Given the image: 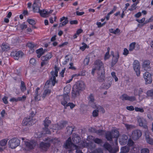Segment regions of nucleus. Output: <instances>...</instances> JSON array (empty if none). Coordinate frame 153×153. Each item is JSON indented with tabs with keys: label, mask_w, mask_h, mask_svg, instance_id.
Returning a JSON list of instances; mask_svg holds the SVG:
<instances>
[{
	"label": "nucleus",
	"mask_w": 153,
	"mask_h": 153,
	"mask_svg": "<svg viewBox=\"0 0 153 153\" xmlns=\"http://www.w3.org/2000/svg\"><path fill=\"white\" fill-rule=\"evenodd\" d=\"M33 117H25L24 118L22 122V125L23 126H30L33 124Z\"/></svg>",
	"instance_id": "nucleus-9"
},
{
	"label": "nucleus",
	"mask_w": 153,
	"mask_h": 153,
	"mask_svg": "<svg viewBox=\"0 0 153 153\" xmlns=\"http://www.w3.org/2000/svg\"><path fill=\"white\" fill-rule=\"evenodd\" d=\"M95 67L98 70L99 74H104V65L101 61L99 59L96 60L94 63Z\"/></svg>",
	"instance_id": "nucleus-3"
},
{
	"label": "nucleus",
	"mask_w": 153,
	"mask_h": 153,
	"mask_svg": "<svg viewBox=\"0 0 153 153\" xmlns=\"http://www.w3.org/2000/svg\"><path fill=\"white\" fill-rule=\"evenodd\" d=\"M135 42H132L129 45V50L130 51H132L134 49L135 47Z\"/></svg>",
	"instance_id": "nucleus-42"
},
{
	"label": "nucleus",
	"mask_w": 153,
	"mask_h": 153,
	"mask_svg": "<svg viewBox=\"0 0 153 153\" xmlns=\"http://www.w3.org/2000/svg\"><path fill=\"white\" fill-rule=\"evenodd\" d=\"M45 141L49 142L50 144L51 143H53L55 146L59 145L60 143V140L58 138H51L48 137H46Z\"/></svg>",
	"instance_id": "nucleus-13"
},
{
	"label": "nucleus",
	"mask_w": 153,
	"mask_h": 153,
	"mask_svg": "<svg viewBox=\"0 0 153 153\" xmlns=\"http://www.w3.org/2000/svg\"><path fill=\"white\" fill-rule=\"evenodd\" d=\"M106 138L108 140L112 141L113 137L111 133V132L107 133L106 135Z\"/></svg>",
	"instance_id": "nucleus-37"
},
{
	"label": "nucleus",
	"mask_w": 153,
	"mask_h": 153,
	"mask_svg": "<svg viewBox=\"0 0 153 153\" xmlns=\"http://www.w3.org/2000/svg\"><path fill=\"white\" fill-rule=\"evenodd\" d=\"M41 16L43 17H46L48 16L47 11L45 10H40L39 12Z\"/></svg>",
	"instance_id": "nucleus-34"
},
{
	"label": "nucleus",
	"mask_w": 153,
	"mask_h": 153,
	"mask_svg": "<svg viewBox=\"0 0 153 153\" xmlns=\"http://www.w3.org/2000/svg\"><path fill=\"white\" fill-rule=\"evenodd\" d=\"M89 62V57L86 58L84 61V63L86 65H88Z\"/></svg>",
	"instance_id": "nucleus-55"
},
{
	"label": "nucleus",
	"mask_w": 153,
	"mask_h": 153,
	"mask_svg": "<svg viewBox=\"0 0 153 153\" xmlns=\"http://www.w3.org/2000/svg\"><path fill=\"white\" fill-rule=\"evenodd\" d=\"M111 54L113 57L112 59V66L114 65L117 62L118 58H119V54L118 52H117L116 55L114 56V52H111Z\"/></svg>",
	"instance_id": "nucleus-20"
},
{
	"label": "nucleus",
	"mask_w": 153,
	"mask_h": 153,
	"mask_svg": "<svg viewBox=\"0 0 153 153\" xmlns=\"http://www.w3.org/2000/svg\"><path fill=\"white\" fill-rule=\"evenodd\" d=\"M79 91L74 87L72 92V97L75 98L79 95Z\"/></svg>",
	"instance_id": "nucleus-28"
},
{
	"label": "nucleus",
	"mask_w": 153,
	"mask_h": 153,
	"mask_svg": "<svg viewBox=\"0 0 153 153\" xmlns=\"http://www.w3.org/2000/svg\"><path fill=\"white\" fill-rule=\"evenodd\" d=\"M88 100H89L88 104L91 103H92L93 102H94V97L92 94H91L89 96L88 98Z\"/></svg>",
	"instance_id": "nucleus-39"
},
{
	"label": "nucleus",
	"mask_w": 153,
	"mask_h": 153,
	"mask_svg": "<svg viewBox=\"0 0 153 153\" xmlns=\"http://www.w3.org/2000/svg\"><path fill=\"white\" fill-rule=\"evenodd\" d=\"M107 79H108V81L107 82L103 83L102 84V87L104 89H108L111 87L113 79L112 78L110 77H108L107 78Z\"/></svg>",
	"instance_id": "nucleus-17"
},
{
	"label": "nucleus",
	"mask_w": 153,
	"mask_h": 153,
	"mask_svg": "<svg viewBox=\"0 0 153 153\" xmlns=\"http://www.w3.org/2000/svg\"><path fill=\"white\" fill-rule=\"evenodd\" d=\"M111 75L114 78V79L115 82H117L118 80V79L117 77L116 76V74L114 72H112L111 73Z\"/></svg>",
	"instance_id": "nucleus-53"
},
{
	"label": "nucleus",
	"mask_w": 153,
	"mask_h": 153,
	"mask_svg": "<svg viewBox=\"0 0 153 153\" xmlns=\"http://www.w3.org/2000/svg\"><path fill=\"white\" fill-rule=\"evenodd\" d=\"M97 109L98 110V111H101L103 113L105 112V110L104 108L100 105L98 106L97 107Z\"/></svg>",
	"instance_id": "nucleus-48"
},
{
	"label": "nucleus",
	"mask_w": 153,
	"mask_h": 153,
	"mask_svg": "<svg viewBox=\"0 0 153 153\" xmlns=\"http://www.w3.org/2000/svg\"><path fill=\"white\" fill-rule=\"evenodd\" d=\"M104 148L108 150L110 153H116L117 151L113 149L111 145L108 143H105L104 145Z\"/></svg>",
	"instance_id": "nucleus-23"
},
{
	"label": "nucleus",
	"mask_w": 153,
	"mask_h": 153,
	"mask_svg": "<svg viewBox=\"0 0 153 153\" xmlns=\"http://www.w3.org/2000/svg\"><path fill=\"white\" fill-rule=\"evenodd\" d=\"M27 46L31 50L32 52H34V50L33 49V48L35 47V45L34 44L32 43L31 42H29L27 43Z\"/></svg>",
	"instance_id": "nucleus-38"
},
{
	"label": "nucleus",
	"mask_w": 153,
	"mask_h": 153,
	"mask_svg": "<svg viewBox=\"0 0 153 153\" xmlns=\"http://www.w3.org/2000/svg\"><path fill=\"white\" fill-rule=\"evenodd\" d=\"M51 92V90L47 89L45 90L42 96V97L44 99L46 96H49Z\"/></svg>",
	"instance_id": "nucleus-30"
},
{
	"label": "nucleus",
	"mask_w": 153,
	"mask_h": 153,
	"mask_svg": "<svg viewBox=\"0 0 153 153\" xmlns=\"http://www.w3.org/2000/svg\"><path fill=\"white\" fill-rule=\"evenodd\" d=\"M24 55L23 53L21 51H15L11 53V55L15 59L18 60L19 58H21Z\"/></svg>",
	"instance_id": "nucleus-15"
},
{
	"label": "nucleus",
	"mask_w": 153,
	"mask_h": 153,
	"mask_svg": "<svg viewBox=\"0 0 153 153\" xmlns=\"http://www.w3.org/2000/svg\"><path fill=\"white\" fill-rule=\"evenodd\" d=\"M137 121L139 126L145 129H147V123L146 120L143 117H138L137 118Z\"/></svg>",
	"instance_id": "nucleus-7"
},
{
	"label": "nucleus",
	"mask_w": 153,
	"mask_h": 153,
	"mask_svg": "<svg viewBox=\"0 0 153 153\" xmlns=\"http://www.w3.org/2000/svg\"><path fill=\"white\" fill-rule=\"evenodd\" d=\"M136 100V98L134 96H128V100L133 101Z\"/></svg>",
	"instance_id": "nucleus-56"
},
{
	"label": "nucleus",
	"mask_w": 153,
	"mask_h": 153,
	"mask_svg": "<svg viewBox=\"0 0 153 153\" xmlns=\"http://www.w3.org/2000/svg\"><path fill=\"white\" fill-rule=\"evenodd\" d=\"M98 115V110H95L93 112V116L94 117H96Z\"/></svg>",
	"instance_id": "nucleus-52"
},
{
	"label": "nucleus",
	"mask_w": 153,
	"mask_h": 153,
	"mask_svg": "<svg viewBox=\"0 0 153 153\" xmlns=\"http://www.w3.org/2000/svg\"><path fill=\"white\" fill-rule=\"evenodd\" d=\"M82 45H84L82 46V47H80V49L81 50H82V51H83L86 48L87 46V45L86 44H85L84 42L82 43Z\"/></svg>",
	"instance_id": "nucleus-58"
},
{
	"label": "nucleus",
	"mask_w": 153,
	"mask_h": 153,
	"mask_svg": "<svg viewBox=\"0 0 153 153\" xmlns=\"http://www.w3.org/2000/svg\"><path fill=\"white\" fill-rule=\"evenodd\" d=\"M93 141L96 143L97 144H100L102 143V140L98 138H94L93 139Z\"/></svg>",
	"instance_id": "nucleus-45"
},
{
	"label": "nucleus",
	"mask_w": 153,
	"mask_h": 153,
	"mask_svg": "<svg viewBox=\"0 0 153 153\" xmlns=\"http://www.w3.org/2000/svg\"><path fill=\"white\" fill-rule=\"evenodd\" d=\"M39 89V88L37 87L35 91L34 99L36 101H39L41 99L40 93H39L38 92Z\"/></svg>",
	"instance_id": "nucleus-24"
},
{
	"label": "nucleus",
	"mask_w": 153,
	"mask_h": 153,
	"mask_svg": "<svg viewBox=\"0 0 153 153\" xmlns=\"http://www.w3.org/2000/svg\"><path fill=\"white\" fill-rule=\"evenodd\" d=\"M40 3L38 1H35L33 5V10L34 12L39 13L40 11Z\"/></svg>",
	"instance_id": "nucleus-19"
},
{
	"label": "nucleus",
	"mask_w": 153,
	"mask_h": 153,
	"mask_svg": "<svg viewBox=\"0 0 153 153\" xmlns=\"http://www.w3.org/2000/svg\"><path fill=\"white\" fill-rule=\"evenodd\" d=\"M128 137L126 135H123L120 137L119 138V142L121 145H125L128 142Z\"/></svg>",
	"instance_id": "nucleus-18"
},
{
	"label": "nucleus",
	"mask_w": 153,
	"mask_h": 153,
	"mask_svg": "<svg viewBox=\"0 0 153 153\" xmlns=\"http://www.w3.org/2000/svg\"><path fill=\"white\" fill-rule=\"evenodd\" d=\"M54 69L55 71H52L51 72V73L52 75V77L50 78L49 80H48L47 81L45 86V88H47L49 87V85L51 83L53 86H54L55 83L57 82L56 80V77L58 76V73L59 68L56 66H55L54 67Z\"/></svg>",
	"instance_id": "nucleus-2"
},
{
	"label": "nucleus",
	"mask_w": 153,
	"mask_h": 153,
	"mask_svg": "<svg viewBox=\"0 0 153 153\" xmlns=\"http://www.w3.org/2000/svg\"><path fill=\"white\" fill-rule=\"evenodd\" d=\"M149 150L147 148L143 149L141 150V153H149Z\"/></svg>",
	"instance_id": "nucleus-51"
},
{
	"label": "nucleus",
	"mask_w": 153,
	"mask_h": 153,
	"mask_svg": "<svg viewBox=\"0 0 153 153\" xmlns=\"http://www.w3.org/2000/svg\"><path fill=\"white\" fill-rule=\"evenodd\" d=\"M98 74L97 79L100 82H102L104 80L105 78V71H104V74H99V72H97Z\"/></svg>",
	"instance_id": "nucleus-27"
},
{
	"label": "nucleus",
	"mask_w": 153,
	"mask_h": 153,
	"mask_svg": "<svg viewBox=\"0 0 153 153\" xmlns=\"http://www.w3.org/2000/svg\"><path fill=\"white\" fill-rule=\"evenodd\" d=\"M26 98V96L25 95L22 96V97H18V101H24L25 100Z\"/></svg>",
	"instance_id": "nucleus-54"
},
{
	"label": "nucleus",
	"mask_w": 153,
	"mask_h": 153,
	"mask_svg": "<svg viewBox=\"0 0 153 153\" xmlns=\"http://www.w3.org/2000/svg\"><path fill=\"white\" fill-rule=\"evenodd\" d=\"M63 20H65V21L59 24V27H61L62 26L65 25L67 23H68V18L67 17L63 16L61 18H60V22H62Z\"/></svg>",
	"instance_id": "nucleus-25"
},
{
	"label": "nucleus",
	"mask_w": 153,
	"mask_h": 153,
	"mask_svg": "<svg viewBox=\"0 0 153 153\" xmlns=\"http://www.w3.org/2000/svg\"><path fill=\"white\" fill-rule=\"evenodd\" d=\"M133 68L136 73L137 76H138L140 75V64L139 61L137 60H135L133 63Z\"/></svg>",
	"instance_id": "nucleus-11"
},
{
	"label": "nucleus",
	"mask_w": 153,
	"mask_h": 153,
	"mask_svg": "<svg viewBox=\"0 0 153 153\" xmlns=\"http://www.w3.org/2000/svg\"><path fill=\"white\" fill-rule=\"evenodd\" d=\"M1 49L3 51H7L10 50V47L7 44H3L1 46Z\"/></svg>",
	"instance_id": "nucleus-32"
},
{
	"label": "nucleus",
	"mask_w": 153,
	"mask_h": 153,
	"mask_svg": "<svg viewBox=\"0 0 153 153\" xmlns=\"http://www.w3.org/2000/svg\"><path fill=\"white\" fill-rule=\"evenodd\" d=\"M52 54L50 53H47L46 55L42 56L41 59L42 61H46L48 62V60L52 57Z\"/></svg>",
	"instance_id": "nucleus-29"
},
{
	"label": "nucleus",
	"mask_w": 153,
	"mask_h": 153,
	"mask_svg": "<svg viewBox=\"0 0 153 153\" xmlns=\"http://www.w3.org/2000/svg\"><path fill=\"white\" fill-rule=\"evenodd\" d=\"M27 21L30 24L32 25H34L36 24V22L34 20L32 19H27Z\"/></svg>",
	"instance_id": "nucleus-44"
},
{
	"label": "nucleus",
	"mask_w": 153,
	"mask_h": 153,
	"mask_svg": "<svg viewBox=\"0 0 153 153\" xmlns=\"http://www.w3.org/2000/svg\"><path fill=\"white\" fill-rule=\"evenodd\" d=\"M7 140L5 139L2 140L0 142V145L2 146H4L7 144Z\"/></svg>",
	"instance_id": "nucleus-40"
},
{
	"label": "nucleus",
	"mask_w": 153,
	"mask_h": 153,
	"mask_svg": "<svg viewBox=\"0 0 153 153\" xmlns=\"http://www.w3.org/2000/svg\"><path fill=\"white\" fill-rule=\"evenodd\" d=\"M142 68L144 70L146 71H149L151 68L150 61L149 60L144 61L142 64Z\"/></svg>",
	"instance_id": "nucleus-16"
},
{
	"label": "nucleus",
	"mask_w": 153,
	"mask_h": 153,
	"mask_svg": "<svg viewBox=\"0 0 153 153\" xmlns=\"http://www.w3.org/2000/svg\"><path fill=\"white\" fill-rule=\"evenodd\" d=\"M113 138H114V143L116 145L117 144L118 138L119 136V132L117 130H114L111 132Z\"/></svg>",
	"instance_id": "nucleus-22"
},
{
	"label": "nucleus",
	"mask_w": 153,
	"mask_h": 153,
	"mask_svg": "<svg viewBox=\"0 0 153 153\" xmlns=\"http://www.w3.org/2000/svg\"><path fill=\"white\" fill-rule=\"evenodd\" d=\"M147 95L151 97L153 99V89L148 91L147 92Z\"/></svg>",
	"instance_id": "nucleus-41"
},
{
	"label": "nucleus",
	"mask_w": 153,
	"mask_h": 153,
	"mask_svg": "<svg viewBox=\"0 0 153 153\" xmlns=\"http://www.w3.org/2000/svg\"><path fill=\"white\" fill-rule=\"evenodd\" d=\"M51 121L49 120L48 118L46 117L45 120L43 121V125L44 127L43 128L44 131L45 132L46 134H50L51 131L48 128L49 125L51 123Z\"/></svg>",
	"instance_id": "nucleus-8"
},
{
	"label": "nucleus",
	"mask_w": 153,
	"mask_h": 153,
	"mask_svg": "<svg viewBox=\"0 0 153 153\" xmlns=\"http://www.w3.org/2000/svg\"><path fill=\"white\" fill-rule=\"evenodd\" d=\"M20 144V140L18 138L15 137L10 139L8 142L9 147L12 149H15L19 146Z\"/></svg>",
	"instance_id": "nucleus-4"
},
{
	"label": "nucleus",
	"mask_w": 153,
	"mask_h": 153,
	"mask_svg": "<svg viewBox=\"0 0 153 153\" xmlns=\"http://www.w3.org/2000/svg\"><path fill=\"white\" fill-rule=\"evenodd\" d=\"M67 132L68 134H71L73 131V128L71 127H68L66 128Z\"/></svg>",
	"instance_id": "nucleus-43"
},
{
	"label": "nucleus",
	"mask_w": 153,
	"mask_h": 153,
	"mask_svg": "<svg viewBox=\"0 0 153 153\" xmlns=\"http://www.w3.org/2000/svg\"><path fill=\"white\" fill-rule=\"evenodd\" d=\"M3 101L5 104H7L8 103V101L7 100V97L5 96L2 98Z\"/></svg>",
	"instance_id": "nucleus-60"
},
{
	"label": "nucleus",
	"mask_w": 153,
	"mask_h": 153,
	"mask_svg": "<svg viewBox=\"0 0 153 153\" xmlns=\"http://www.w3.org/2000/svg\"><path fill=\"white\" fill-rule=\"evenodd\" d=\"M128 96L126 94H123L120 97L121 99L123 100H128Z\"/></svg>",
	"instance_id": "nucleus-46"
},
{
	"label": "nucleus",
	"mask_w": 153,
	"mask_h": 153,
	"mask_svg": "<svg viewBox=\"0 0 153 153\" xmlns=\"http://www.w3.org/2000/svg\"><path fill=\"white\" fill-rule=\"evenodd\" d=\"M142 135L141 131L139 129H136L132 132L131 137L133 140H136L141 137Z\"/></svg>",
	"instance_id": "nucleus-6"
},
{
	"label": "nucleus",
	"mask_w": 153,
	"mask_h": 153,
	"mask_svg": "<svg viewBox=\"0 0 153 153\" xmlns=\"http://www.w3.org/2000/svg\"><path fill=\"white\" fill-rule=\"evenodd\" d=\"M128 145L129 146H131L133 145L134 144V142L131 139H129L128 140Z\"/></svg>",
	"instance_id": "nucleus-49"
},
{
	"label": "nucleus",
	"mask_w": 153,
	"mask_h": 153,
	"mask_svg": "<svg viewBox=\"0 0 153 153\" xmlns=\"http://www.w3.org/2000/svg\"><path fill=\"white\" fill-rule=\"evenodd\" d=\"M53 127L55 128V129L60 130L62 129V127H61L60 124H56L54 125Z\"/></svg>",
	"instance_id": "nucleus-50"
},
{
	"label": "nucleus",
	"mask_w": 153,
	"mask_h": 153,
	"mask_svg": "<svg viewBox=\"0 0 153 153\" xmlns=\"http://www.w3.org/2000/svg\"><path fill=\"white\" fill-rule=\"evenodd\" d=\"M145 137L147 142L149 144L151 145H153V140L151 138L149 134V133L147 132H145Z\"/></svg>",
	"instance_id": "nucleus-26"
},
{
	"label": "nucleus",
	"mask_w": 153,
	"mask_h": 153,
	"mask_svg": "<svg viewBox=\"0 0 153 153\" xmlns=\"http://www.w3.org/2000/svg\"><path fill=\"white\" fill-rule=\"evenodd\" d=\"M68 106H70V108L71 109H72L75 107V105L72 103L69 102L66 105V107Z\"/></svg>",
	"instance_id": "nucleus-57"
},
{
	"label": "nucleus",
	"mask_w": 153,
	"mask_h": 153,
	"mask_svg": "<svg viewBox=\"0 0 153 153\" xmlns=\"http://www.w3.org/2000/svg\"><path fill=\"white\" fill-rule=\"evenodd\" d=\"M126 109L130 111H133L134 109V107L132 106H127L126 107Z\"/></svg>",
	"instance_id": "nucleus-62"
},
{
	"label": "nucleus",
	"mask_w": 153,
	"mask_h": 153,
	"mask_svg": "<svg viewBox=\"0 0 153 153\" xmlns=\"http://www.w3.org/2000/svg\"><path fill=\"white\" fill-rule=\"evenodd\" d=\"M85 85L84 82L82 81H79L76 82L74 86V87L79 90L82 91L85 88Z\"/></svg>",
	"instance_id": "nucleus-12"
},
{
	"label": "nucleus",
	"mask_w": 153,
	"mask_h": 153,
	"mask_svg": "<svg viewBox=\"0 0 153 153\" xmlns=\"http://www.w3.org/2000/svg\"><path fill=\"white\" fill-rule=\"evenodd\" d=\"M46 138L43 140V142H41L39 145V147L42 151H46L51 146L50 142L45 141Z\"/></svg>",
	"instance_id": "nucleus-5"
},
{
	"label": "nucleus",
	"mask_w": 153,
	"mask_h": 153,
	"mask_svg": "<svg viewBox=\"0 0 153 153\" xmlns=\"http://www.w3.org/2000/svg\"><path fill=\"white\" fill-rule=\"evenodd\" d=\"M26 88L24 82L23 81H21L20 86V89L21 91L22 92H24L26 90Z\"/></svg>",
	"instance_id": "nucleus-36"
},
{
	"label": "nucleus",
	"mask_w": 153,
	"mask_h": 153,
	"mask_svg": "<svg viewBox=\"0 0 153 153\" xmlns=\"http://www.w3.org/2000/svg\"><path fill=\"white\" fill-rule=\"evenodd\" d=\"M146 84H149L152 82L151 74L148 72H145L143 75Z\"/></svg>",
	"instance_id": "nucleus-14"
},
{
	"label": "nucleus",
	"mask_w": 153,
	"mask_h": 153,
	"mask_svg": "<svg viewBox=\"0 0 153 153\" xmlns=\"http://www.w3.org/2000/svg\"><path fill=\"white\" fill-rule=\"evenodd\" d=\"M24 144L26 146L30 149H32L36 145V143L34 141H24Z\"/></svg>",
	"instance_id": "nucleus-21"
},
{
	"label": "nucleus",
	"mask_w": 153,
	"mask_h": 153,
	"mask_svg": "<svg viewBox=\"0 0 153 153\" xmlns=\"http://www.w3.org/2000/svg\"><path fill=\"white\" fill-rule=\"evenodd\" d=\"M88 104L89 105L91 106L92 108H97V107L98 106H96V104L94 102H93L92 103H89Z\"/></svg>",
	"instance_id": "nucleus-61"
},
{
	"label": "nucleus",
	"mask_w": 153,
	"mask_h": 153,
	"mask_svg": "<svg viewBox=\"0 0 153 153\" xmlns=\"http://www.w3.org/2000/svg\"><path fill=\"white\" fill-rule=\"evenodd\" d=\"M125 126L126 128L128 130L135 128L136 127L135 126L132 125H129L127 124H125Z\"/></svg>",
	"instance_id": "nucleus-35"
},
{
	"label": "nucleus",
	"mask_w": 153,
	"mask_h": 153,
	"mask_svg": "<svg viewBox=\"0 0 153 153\" xmlns=\"http://www.w3.org/2000/svg\"><path fill=\"white\" fill-rule=\"evenodd\" d=\"M66 88L65 87L64 88V94H63V99L64 100L62 101L61 103L62 105L64 106L65 107L66 106V105L67 104V101L69 99L68 94H69L70 91L69 90H67V91Z\"/></svg>",
	"instance_id": "nucleus-10"
},
{
	"label": "nucleus",
	"mask_w": 153,
	"mask_h": 153,
	"mask_svg": "<svg viewBox=\"0 0 153 153\" xmlns=\"http://www.w3.org/2000/svg\"><path fill=\"white\" fill-rule=\"evenodd\" d=\"M84 142L81 141L80 137L77 134H73L71 140V137H69L65 143H64L63 147L65 149H70L69 150L71 151V149L74 147L76 149H82L86 146Z\"/></svg>",
	"instance_id": "nucleus-1"
},
{
	"label": "nucleus",
	"mask_w": 153,
	"mask_h": 153,
	"mask_svg": "<svg viewBox=\"0 0 153 153\" xmlns=\"http://www.w3.org/2000/svg\"><path fill=\"white\" fill-rule=\"evenodd\" d=\"M36 52L37 54V56L38 58H39L45 53L44 51L42 48L37 50Z\"/></svg>",
	"instance_id": "nucleus-31"
},
{
	"label": "nucleus",
	"mask_w": 153,
	"mask_h": 153,
	"mask_svg": "<svg viewBox=\"0 0 153 153\" xmlns=\"http://www.w3.org/2000/svg\"><path fill=\"white\" fill-rule=\"evenodd\" d=\"M130 150V149L128 146H125L123 147L121 149V152L123 153L128 152Z\"/></svg>",
	"instance_id": "nucleus-33"
},
{
	"label": "nucleus",
	"mask_w": 153,
	"mask_h": 153,
	"mask_svg": "<svg viewBox=\"0 0 153 153\" xmlns=\"http://www.w3.org/2000/svg\"><path fill=\"white\" fill-rule=\"evenodd\" d=\"M30 63L32 65H34L36 63V60L33 58H31L30 60Z\"/></svg>",
	"instance_id": "nucleus-63"
},
{
	"label": "nucleus",
	"mask_w": 153,
	"mask_h": 153,
	"mask_svg": "<svg viewBox=\"0 0 153 153\" xmlns=\"http://www.w3.org/2000/svg\"><path fill=\"white\" fill-rule=\"evenodd\" d=\"M48 62L46 61H42L41 63V66L42 67L44 65H46L48 63Z\"/></svg>",
	"instance_id": "nucleus-64"
},
{
	"label": "nucleus",
	"mask_w": 153,
	"mask_h": 153,
	"mask_svg": "<svg viewBox=\"0 0 153 153\" xmlns=\"http://www.w3.org/2000/svg\"><path fill=\"white\" fill-rule=\"evenodd\" d=\"M68 122L67 121H62L60 123V125L61 126V127H62V129L63 128H64L65 127L67 124Z\"/></svg>",
	"instance_id": "nucleus-47"
},
{
	"label": "nucleus",
	"mask_w": 153,
	"mask_h": 153,
	"mask_svg": "<svg viewBox=\"0 0 153 153\" xmlns=\"http://www.w3.org/2000/svg\"><path fill=\"white\" fill-rule=\"evenodd\" d=\"M135 111H139L141 112H144L143 109L142 108H139L138 107H135Z\"/></svg>",
	"instance_id": "nucleus-59"
}]
</instances>
